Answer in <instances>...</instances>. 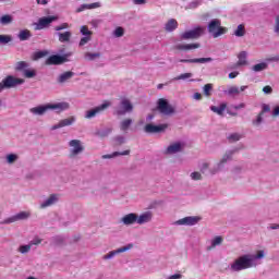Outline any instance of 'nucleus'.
Segmentation results:
<instances>
[{
  "mask_svg": "<svg viewBox=\"0 0 279 279\" xmlns=\"http://www.w3.org/2000/svg\"><path fill=\"white\" fill-rule=\"evenodd\" d=\"M234 154H236V148L227 150L222 157L216 160L214 163L213 161H203L199 166V171L191 172L190 178L194 182H198L199 180H204V175L202 173H208V175H217V173H221L223 169H226V165L234 158Z\"/></svg>",
  "mask_w": 279,
  "mask_h": 279,
  "instance_id": "nucleus-1",
  "label": "nucleus"
},
{
  "mask_svg": "<svg viewBox=\"0 0 279 279\" xmlns=\"http://www.w3.org/2000/svg\"><path fill=\"white\" fill-rule=\"evenodd\" d=\"M265 256L266 253L263 250L256 251L255 254L241 255L229 265V269L232 274H239L241 271H245V269H253L260 265L259 260H263Z\"/></svg>",
  "mask_w": 279,
  "mask_h": 279,
  "instance_id": "nucleus-2",
  "label": "nucleus"
},
{
  "mask_svg": "<svg viewBox=\"0 0 279 279\" xmlns=\"http://www.w3.org/2000/svg\"><path fill=\"white\" fill-rule=\"evenodd\" d=\"M69 158L70 160H75L80 155L84 154V142L81 140H71L69 143Z\"/></svg>",
  "mask_w": 279,
  "mask_h": 279,
  "instance_id": "nucleus-3",
  "label": "nucleus"
},
{
  "mask_svg": "<svg viewBox=\"0 0 279 279\" xmlns=\"http://www.w3.org/2000/svg\"><path fill=\"white\" fill-rule=\"evenodd\" d=\"M207 31L211 34L213 38H219V36L228 33V28L221 26V20L219 19L211 20L207 26Z\"/></svg>",
  "mask_w": 279,
  "mask_h": 279,
  "instance_id": "nucleus-4",
  "label": "nucleus"
},
{
  "mask_svg": "<svg viewBox=\"0 0 279 279\" xmlns=\"http://www.w3.org/2000/svg\"><path fill=\"white\" fill-rule=\"evenodd\" d=\"M204 32H206V28L204 26H196L193 29L186 31L181 34L182 40H197V38H201L204 36Z\"/></svg>",
  "mask_w": 279,
  "mask_h": 279,
  "instance_id": "nucleus-5",
  "label": "nucleus"
},
{
  "mask_svg": "<svg viewBox=\"0 0 279 279\" xmlns=\"http://www.w3.org/2000/svg\"><path fill=\"white\" fill-rule=\"evenodd\" d=\"M185 147H186V143L182 141L172 142L167 146L163 154L166 156H175V154H182Z\"/></svg>",
  "mask_w": 279,
  "mask_h": 279,
  "instance_id": "nucleus-6",
  "label": "nucleus"
},
{
  "mask_svg": "<svg viewBox=\"0 0 279 279\" xmlns=\"http://www.w3.org/2000/svg\"><path fill=\"white\" fill-rule=\"evenodd\" d=\"M112 106V102L106 100L101 105L89 109L85 112V119H95V117L101 114V112H106L110 107Z\"/></svg>",
  "mask_w": 279,
  "mask_h": 279,
  "instance_id": "nucleus-7",
  "label": "nucleus"
},
{
  "mask_svg": "<svg viewBox=\"0 0 279 279\" xmlns=\"http://www.w3.org/2000/svg\"><path fill=\"white\" fill-rule=\"evenodd\" d=\"M134 110V105L128 98H121L120 104L116 108V114L119 117H123V114H128V112H132Z\"/></svg>",
  "mask_w": 279,
  "mask_h": 279,
  "instance_id": "nucleus-8",
  "label": "nucleus"
},
{
  "mask_svg": "<svg viewBox=\"0 0 279 279\" xmlns=\"http://www.w3.org/2000/svg\"><path fill=\"white\" fill-rule=\"evenodd\" d=\"M32 217V213L29 211H20L13 216H10L9 218H5L2 220L3 226H10V223H16V221H27Z\"/></svg>",
  "mask_w": 279,
  "mask_h": 279,
  "instance_id": "nucleus-9",
  "label": "nucleus"
},
{
  "mask_svg": "<svg viewBox=\"0 0 279 279\" xmlns=\"http://www.w3.org/2000/svg\"><path fill=\"white\" fill-rule=\"evenodd\" d=\"M157 110H159L161 114H166V117H169L175 112V109H173V107L169 105V101H167L165 98H160L158 100Z\"/></svg>",
  "mask_w": 279,
  "mask_h": 279,
  "instance_id": "nucleus-10",
  "label": "nucleus"
},
{
  "mask_svg": "<svg viewBox=\"0 0 279 279\" xmlns=\"http://www.w3.org/2000/svg\"><path fill=\"white\" fill-rule=\"evenodd\" d=\"M202 221L199 216H187L173 222V226H197Z\"/></svg>",
  "mask_w": 279,
  "mask_h": 279,
  "instance_id": "nucleus-11",
  "label": "nucleus"
},
{
  "mask_svg": "<svg viewBox=\"0 0 279 279\" xmlns=\"http://www.w3.org/2000/svg\"><path fill=\"white\" fill-rule=\"evenodd\" d=\"M133 247H134V244H128L125 246H121L117 250L110 251L109 253L102 256V260H112V258H114V256H117L118 254L130 252V250H132Z\"/></svg>",
  "mask_w": 279,
  "mask_h": 279,
  "instance_id": "nucleus-12",
  "label": "nucleus"
},
{
  "mask_svg": "<svg viewBox=\"0 0 279 279\" xmlns=\"http://www.w3.org/2000/svg\"><path fill=\"white\" fill-rule=\"evenodd\" d=\"M60 202V194L53 193L50 194L44 202L39 204L40 210H45V208H50V206H56Z\"/></svg>",
  "mask_w": 279,
  "mask_h": 279,
  "instance_id": "nucleus-13",
  "label": "nucleus"
},
{
  "mask_svg": "<svg viewBox=\"0 0 279 279\" xmlns=\"http://www.w3.org/2000/svg\"><path fill=\"white\" fill-rule=\"evenodd\" d=\"M244 90H247V85H242V86H236V85H231L229 86L223 93L228 97H239L241 93H244Z\"/></svg>",
  "mask_w": 279,
  "mask_h": 279,
  "instance_id": "nucleus-14",
  "label": "nucleus"
},
{
  "mask_svg": "<svg viewBox=\"0 0 279 279\" xmlns=\"http://www.w3.org/2000/svg\"><path fill=\"white\" fill-rule=\"evenodd\" d=\"M53 21H58V16L52 15V16L41 17L38 20V23H35V29L36 31L45 29V27H49V25H51Z\"/></svg>",
  "mask_w": 279,
  "mask_h": 279,
  "instance_id": "nucleus-15",
  "label": "nucleus"
},
{
  "mask_svg": "<svg viewBox=\"0 0 279 279\" xmlns=\"http://www.w3.org/2000/svg\"><path fill=\"white\" fill-rule=\"evenodd\" d=\"M5 88H16V86H21V84H25V80L19 78L13 75H9L3 78Z\"/></svg>",
  "mask_w": 279,
  "mask_h": 279,
  "instance_id": "nucleus-16",
  "label": "nucleus"
},
{
  "mask_svg": "<svg viewBox=\"0 0 279 279\" xmlns=\"http://www.w3.org/2000/svg\"><path fill=\"white\" fill-rule=\"evenodd\" d=\"M168 128L169 125L167 124H146L144 131L146 132V134H160L165 132Z\"/></svg>",
  "mask_w": 279,
  "mask_h": 279,
  "instance_id": "nucleus-17",
  "label": "nucleus"
},
{
  "mask_svg": "<svg viewBox=\"0 0 279 279\" xmlns=\"http://www.w3.org/2000/svg\"><path fill=\"white\" fill-rule=\"evenodd\" d=\"M154 221V213L153 211H144L142 214H137V226H145V223H151Z\"/></svg>",
  "mask_w": 279,
  "mask_h": 279,
  "instance_id": "nucleus-18",
  "label": "nucleus"
},
{
  "mask_svg": "<svg viewBox=\"0 0 279 279\" xmlns=\"http://www.w3.org/2000/svg\"><path fill=\"white\" fill-rule=\"evenodd\" d=\"M77 121V118L75 116H71L69 118L60 120L57 124L51 126V130H60L61 128H69L70 125H73Z\"/></svg>",
  "mask_w": 279,
  "mask_h": 279,
  "instance_id": "nucleus-19",
  "label": "nucleus"
},
{
  "mask_svg": "<svg viewBox=\"0 0 279 279\" xmlns=\"http://www.w3.org/2000/svg\"><path fill=\"white\" fill-rule=\"evenodd\" d=\"M120 223L123 226H134V223H137V214L136 213H130L124 215L120 219Z\"/></svg>",
  "mask_w": 279,
  "mask_h": 279,
  "instance_id": "nucleus-20",
  "label": "nucleus"
},
{
  "mask_svg": "<svg viewBox=\"0 0 279 279\" xmlns=\"http://www.w3.org/2000/svg\"><path fill=\"white\" fill-rule=\"evenodd\" d=\"M31 114L34 117H43L45 113L49 112V105H39L29 109Z\"/></svg>",
  "mask_w": 279,
  "mask_h": 279,
  "instance_id": "nucleus-21",
  "label": "nucleus"
},
{
  "mask_svg": "<svg viewBox=\"0 0 279 279\" xmlns=\"http://www.w3.org/2000/svg\"><path fill=\"white\" fill-rule=\"evenodd\" d=\"M69 108H71L69 102L48 104V110H56L57 112H64V110H69Z\"/></svg>",
  "mask_w": 279,
  "mask_h": 279,
  "instance_id": "nucleus-22",
  "label": "nucleus"
},
{
  "mask_svg": "<svg viewBox=\"0 0 279 279\" xmlns=\"http://www.w3.org/2000/svg\"><path fill=\"white\" fill-rule=\"evenodd\" d=\"M199 47H202V45L199 44H177L174 46V49H177L178 51H193V49H199Z\"/></svg>",
  "mask_w": 279,
  "mask_h": 279,
  "instance_id": "nucleus-23",
  "label": "nucleus"
},
{
  "mask_svg": "<svg viewBox=\"0 0 279 279\" xmlns=\"http://www.w3.org/2000/svg\"><path fill=\"white\" fill-rule=\"evenodd\" d=\"M20 156L16 153H9L4 156V165H8L9 167H12L16 165L20 160Z\"/></svg>",
  "mask_w": 279,
  "mask_h": 279,
  "instance_id": "nucleus-24",
  "label": "nucleus"
},
{
  "mask_svg": "<svg viewBox=\"0 0 279 279\" xmlns=\"http://www.w3.org/2000/svg\"><path fill=\"white\" fill-rule=\"evenodd\" d=\"M179 62L185 64H206V62H213V58L181 59Z\"/></svg>",
  "mask_w": 279,
  "mask_h": 279,
  "instance_id": "nucleus-25",
  "label": "nucleus"
},
{
  "mask_svg": "<svg viewBox=\"0 0 279 279\" xmlns=\"http://www.w3.org/2000/svg\"><path fill=\"white\" fill-rule=\"evenodd\" d=\"M265 123V116L263 113H258L253 120L251 121V125L255 130H263V124Z\"/></svg>",
  "mask_w": 279,
  "mask_h": 279,
  "instance_id": "nucleus-26",
  "label": "nucleus"
},
{
  "mask_svg": "<svg viewBox=\"0 0 279 279\" xmlns=\"http://www.w3.org/2000/svg\"><path fill=\"white\" fill-rule=\"evenodd\" d=\"M223 243V238L221 235H217L210 241V245L207 246V252H213L216 247H219Z\"/></svg>",
  "mask_w": 279,
  "mask_h": 279,
  "instance_id": "nucleus-27",
  "label": "nucleus"
},
{
  "mask_svg": "<svg viewBox=\"0 0 279 279\" xmlns=\"http://www.w3.org/2000/svg\"><path fill=\"white\" fill-rule=\"evenodd\" d=\"M119 156H130V149L123 151H114L112 154L102 155V160H110L112 158H119Z\"/></svg>",
  "mask_w": 279,
  "mask_h": 279,
  "instance_id": "nucleus-28",
  "label": "nucleus"
},
{
  "mask_svg": "<svg viewBox=\"0 0 279 279\" xmlns=\"http://www.w3.org/2000/svg\"><path fill=\"white\" fill-rule=\"evenodd\" d=\"M59 38V43H71V38H73V33L71 31H66L63 33H57Z\"/></svg>",
  "mask_w": 279,
  "mask_h": 279,
  "instance_id": "nucleus-29",
  "label": "nucleus"
},
{
  "mask_svg": "<svg viewBox=\"0 0 279 279\" xmlns=\"http://www.w3.org/2000/svg\"><path fill=\"white\" fill-rule=\"evenodd\" d=\"M63 62H65V58L62 56H58V54H53L50 56L47 61L46 64H63Z\"/></svg>",
  "mask_w": 279,
  "mask_h": 279,
  "instance_id": "nucleus-30",
  "label": "nucleus"
},
{
  "mask_svg": "<svg viewBox=\"0 0 279 279\" xmlns=\"http://www.w3.org/2000/svg\"><path fill=\"white\" fill-rule=\"evenodd\" d=\"M73 75L75 74L71 71L64 72L58 76L57 82L58 84H66V82H69Z\"/></svg>",
  "mask_w": 279,
  "mask_h": 279,
  "instance_id": "nucleus-31",
  "label": "nucleus"
},
{
  "mask_svg": "<svg viewBox=\"0 0 279 279\" xmlns=\"http://www.w3.org/2000/svg\"><path fill=\"white\" fill-rule=\"evenodd\" d=\"M132 123L133 120L131 118L123 119L119 125L121 132H128V130H130V128L132 126Z\"/></svg>",
  "mask_w": 279,
  "mask_h": 279,
  "instance_id": "nucleus-32",
  "label": "nucleus"
},
{
  "mask_svg": "<svg viewBox=\"0 0 279 279\" xmlns=\"http://www.w3.org/2000/svg\"><path fill=\"white\" fill-rule=\"evenodd\" d=\"M246 64H247V52L246 51H241L238 54L236 66H245Z\"/></svg>",
  "mask_w": 279,
  "mask_h": 279,
  "instance_id": "nucleus-33",
  "label": "nucleus"
},
{
  "mask_svg": "<svg viewBox=\"0 0 279 279\" xmlns=\"http://www.w3.org/2000/svg\"><path fill=\"white\" fill-rule=\"evenodd\" d=\"M166 32H174L178 29V21L175 19L169 20L165 25Z\"/></svg>",
  "mask_w": 279,
  "mask_h": 279,
  "instance_id": "nucleus-34",
  "label": "nucleus"
},
{
  "mask_svg": "<svg viewBox=\"0 0 279 279\" xmlns=\"http://www.w3.org/2000/svg\"><path fill=\"white\" fill-rule=\"evenodd\" d=\"M246 31H245V24H240L233 32V36H236V38H243L245 36Z\"/></svg>",
  "mask_w": 279,
  "mask_h": 279,
  "instance_id": "nucleus-35",
  "label": "nucleus"
},
{
  "mask_svg": "<svg viewBox=\"0 0 279 279\" xmlns=\"http://www.w3.org/2000/svg\"><path fill=\"white\" fill-rule=\"evenodd\" d=\"M228 106L226 104H221L220 106H211L210 110L211 112H215L216 114H219L220 117L223 114V112H226V108Z\"/></svg>",
  "mask_w": 279,
  "mask_h": 279,
  "instance_id": "nucleus-36",
  "label": "nucleus"
},
{
  "mask_svg": "<svg viewBox=\"0 0 279 279\" xmlns=\"http://www.w3.org/2000/svg\"><path fill=\"white\" fill-rule=\"evenodd\" d=\"M268 66L267 62L257 63L252 66V71H254V73H260V71H267Z\"/></svg>",
  "mask_w": 279,
  "mask_h": 279,
  "instance_id": "nucleus-37",
  "label": "nucleus"
},
{
  "mask_svg": "<svg viewBox=\"0 0 279 279\" xmlns=\"http://www.w3.org/2000/svg\"><path fill=\"white\" fill-rule=\"evenodd\" d=\"M97 58H101V53L99 52H85L84 59L88 62H93V60H97Z\"/></svg>",
  "mask_w": 279,
  "mask_h": 279,
  "instance_id": "nucleus-38",
  "label": "nucleus"
},
{
  "mask_svg": "<svg viewBox=\"0 0 279 279\" xmlns=\"http://www.w3.org/2000/svg\"><path fill=\"white\" fill-rule=\"evenodd\" d=\"M14 21V17L10 14L0 16V25H10Z\"/></svg>",
  "mask_w": 279,
  "mask_h": 279,
  "instance_id": "nucleus-39",
  "label": "nucleus"
},
{
  "mask_svg": "<svg viewBox=\"0 0 279 279\" xmlns=\"http://www.w3.org/2000/svg\"><path fill=\"white\" fill-rule=\"evenodd\" d=\"M244 171L243 165L238 163V165H233L231 167V173L232 175H240V173H242Z\"/></svg>",
  "mask_w": 279,
  "mask_h": 279,
  "instance_id": "nucleus-40",
  "label": "nucleus"
},
{
  "mask_svg": "<svg viewBox=\"0 0 279 279\" xmlns=\"http://www.w3.org/2000/svg\"><path fill=\"white\" fill-rule=\"evenodd\" d=\"M27 69H29V63H27L26 61H19L15 64L16 71H22L24 73Z\"/></svg>",
  "mask_w": 279,
  "mask_h": 279,
  "instance_id": "nucleus-41",
  "label": "nucleus"
},
{
  "mask_svg": "<svg viewBox=\"0 0 279 279\" xmlns=\"http://www.w3.org/2000/svg\"><path fill=\"white\" fill-rule=\"evenodd\" d=\"M17 252L20 254H29V252H32V244L28 243V244L20 245L17 247Z\"/></svg>",
  "mask_w": 279,
  "mask_h": 279,
  "instance_id": "nucleus-42",
  "label": "nucleus"
},
{
  "mask_svg": "<svg viewBox=\"0 0 279 279\" xmlns=\"http://www.w3.org/2000/svg\"><path fill=\"white\" fill-rule=\"evenodd\" d=\"M17 38L20 40H28V38H32V33L27 29L21 31L17 35Z\"/></svg>",
  "mask_w": 279,
  "mask_h": 279,
  "instance_id": "nucleus-43",
  "label": "nucleus"
},
{
  "mask_svg": "<svg viewBox=\"0 0 279 279\" xmlns=\"http://www.w3.org/2000/svg\"><path fill=\"white\" fill-rule=\"evenodd\" d=\"M241 138H243V135H241V133H231L228 136L229 143H238V141H241Z\"/></svg>",
  "mask_w": 279,
  "mask_h": 279,
  "instance_id": "nucleus-44",
  "label": "nucleus"
},
{
  "mask_svg": "<svg viewBox=\"0 0 279 279\" xmlns=\"http://www.w3.org/2000/svg\"><path fill=\"white\" fill-rule=\"evenodd\" d=\"M191 77H193V73H183V74H180L179 76H175L173 78V81L174 82H180V81L185 82V80H191Z\"/></svg>",
  "mask_w": 279,
  "mask_h": 279,
  "instance_id": "nucleus-45",
  "label": "nucleus"
},
{
  "mask_svg": "<svg viewBox=\"0 0 279 279\" xmlns=\"http://www.w3.org/2000/svg\"><path fill=\"white\" fill-rule=\"evenodd\" d=\"M24 77H27V80H32V77H36V70L34 69H25L23 72Z\"/></svg>",
  "mask_w": 279,
  "mask_h": 279,
  "instance_id": "nucleus-46",
  "label": "nucleus"
},
{
  "mask_svg": "<svg viewBox=\"0 0 279 279\" xmlns=\"http://www.w3.org/2000/svg\"><path fill=\"white\" fill-rule=\"evenodd\" d=\"M125 34V29H123V27L118 26L114 31H113V36L114 38H122V36H124Z\"/></svg>",
  "mask_w": 279,
  "mask_h": 279,
  "instance_id": "nucleus-47",
  "label": "nucleus"
},
{
  "mask_svg": "<svg viewBox=\"0 0 279 279\" xmlns=\"http://www.w3.org/2000/svg\"><path fill=\"white\" fill-rule=\"evenodd\" d=\"M272 32L276 34V36H279V13L275 16Z\"/></svg>",
  "mask_w": 279,
  "mask_h": 279,
  "instance_id": "nucleus-48",
  "label": "nucleus"
},
{
  "mask_svg": "<svg viewBox=\"0 0 279 279\" xmlns=\"http://www.w3.org/2000/svg\"><path fill=\"white\" fill-rule=\"evenodd\" d=\"M90 40H93L92 36H84L83 38H81V40L78 43V47H84L85 45H88V43H90Z\"/></svg>",
  "mask_w": 279,
  "mask_h": 279,
  "instance_id": "nucleus-49",
  "label": "nucleus"
},
{
  "mask_svg": "<svg viewBox=\"0 0 279 279\" xmlns=\"http://www.w3.org/2000/svg\"><path fill=\"white\" fill-rule=\"evenodd\" d=\"M8 43H12V37L9 35H0V45H8Z\"/></svg>",
  "mask_w": 279,
  "mask_h": 279,
  "instance_id": "nucleus-50",
  "label": "nucleus"
},
{
  "mask_svg": "<svg viewBox=\"0 0 279 279\" xmlns=\"http://www.w3.org/2000/svg\"><path fill=\"white\" fill-rule=\"evenodd\" d=\"M80 32H81L82 36H93V32H90L88 29V26H86V25L81 26Z\"/></svg>",
  "mask_w": 279,
  "mask_h": 279,
  "instance_id": "nucleus-51",
  "label": "nucleus"
},
{
  "mask_svg": "<svg viewBox=\"0 0 279 279\" xmlns=\"http://www.w3.org/2000/svg\"><path fill=\"white\" fill-rule=\"evenodd\" d=\"M266 112H271V106L267 104H262L260 114L265 117Z\"/></svg>",
  "mask_w": 279,
  "mask_h": 279,
  "instance_id": "nucleus-52",
  "label": "nucleus"
},
{
  "mask_svg": "<svg viewBox=\"0 0 279 279\" xmlns=\"http://www.w3.org/2000/svg\"><path fill=\"white\" fill-rule=\"evenodd\" d=\"M204 90V95H206V97H210V90H213V85L211 84H206L203 87Z\"/></svg>",
  "mask_w": 279,
  "mask_h": 279,
  "instance_id": "nucleus-53",
  "label": "nucleus"
},
{
  "mask_svg": "<svg viewBox=\"0 0 279 279\" xmlns=\"http://www.w3.org/2000/svg\"><path fill=\"white\" fill-rule=\"evenodd\" d=\"M271 117H272V119H278V117H279V105L272 107Z\"/></svg>",
  "mask_w": 279,
  "mask_h": 279,
  "instance_id": "nucleus-54",
  "label": "nucleus"
},
{
  "mask_svg": "<svg viewBox=\"0 0 279 279\" xmlns=\"http://www.w3.org/2000/svg\"><path fill=\"white\" fill-rule=\"evenodd\" d=\"M69 23H62V24H60V25H58V26H56L54 27V31L56 32H62V29H69Z\"/></svg>",
  "mask_w": 279,
  "mask_h": 279,
  "instance_id": "nucleus-55",
  "label": "nucleus"
},
{
  "mask_svg": "<svg viewBox=\"0 0 279 279\" xmlns=\"http://www.w3.org/2000/svg\"><path fill=\"white\" fill-rule=\"evenodd\" d=\"M40 243H43V239L35 236L28 244H31V247L33 245H40Z\"/></svg>",
  "mask_w": 279,
  "mask_h": 279,
  "instance_id": "nucleus-56",
  "label": "nucleus"
},
{
  "mask_svg": "<svg viewBox=\"0 0 279 279\" xmlns=\"http://www.w3.org/2000/svg\"><path fill=\"white\" fill-rule=\"evenodd\" d=\"M47 56L46 51H38L34 53V60H40V58H45Z\"/></svg>",
  "mask_w": 279,
  "mask_h": 279,
  "instance_id": "nucleus-57",
  "label": "nucleus"
},
{
  "mask_svg": "<svg viewBox=\"0 0 279 279\" xmlns=\"http://www.w3.org/2000/svg\"><path fill=\"white\" fill-rule=\"evenodd\" d=\"M100 5H101V2L89 3L87 4V10H97V8H99Z\"/></svg>",
  "mask_w": 279,
  "mask_h": 279,
  "instance_id": "nucleus-58",
  "label": "nucleus"
},
{
  "mask_svg": "<svg viewBox=\"0 0 279 279\" xmlns=\"http://www.w3.org/2000/svg\"><path fill=\"white\" fill-rule=\"evenodd\" d=\"M201 4L199 0H194L190 2V10H195L196 8H199Z\"/></svg>",
  "mask_w": 279,
  "mask_h": 279,
  "instance_id": "nucleus-59",
  "label": "nucleus"
},
{
  "mask_svg": "<svg viewBox=\"0 0 279 279\" xmlns=\"http://www.w3.org/2000/svg\"><path fill=\"white\" fill-rule=\"evenodd\" d=\"M116 145H123L125 143V137L123 136H117L114 137Z\"/></svg>",
  "mask_w": 279,
  "mask_h": 279,
  "instance_id": "nucleus-60",
  "label": "nucleus"
},
{
  "mask_svg": "<svg viewBox=\"0 0 279 279\" xmlns=\"http://www.w3.org/2000/svg\"><path fill=\"white\" fill-rule=\"evenodd\" d=\"M263 93L265 95H271V93H274V89L271 88V86L266 85V86L263 87Z\"/></svg>",
  "mask_w": 279,
  "mask_h": 279,
  "instance_id": "nucleus-61",
  "label": "nucleus"
},
{
  "mask_svg": "<svg viewBox=\"0 0 279 279\" xmlns=\"http://www.w3.org/2000/svg\"><path fill=\"white\" fill-rule=\"evenodd\" d=\"M267 62H279V54L275 57H270L267 59Z\"/></svg>",
  "mask_w": 279,
  "mask_h": 279,
  "instance_id": "nucleus-62",
  "label": "nucleus"
},
{
  "mask_svg": "<svg viewBox=\"0 0 279 279\" xmlns=\"http://www.w3.org/2000/svg\"><path fill=\"white\" fill-rule=\"evenodd\" d=\"M84 10H88L87 4H82L80 8L76 9V12H77V13L84 12Z\"/></svg>",
  "mask_w": 279,
  "mask_h": 279,
  "instance_id": "nucleus-63",
  "label": "nucleus"
},
{
  "mask_svg": "<svg viewBox=\"0 0 279 279\" xmlns=\"http://www.w3.org/2000/svg\"><path fill=\"white\" fill-rule=\"evenodd\" d=\"M168 279H182V275L174 274V275L169 276Z\"/></svg>",
  "mask_w": 279,
  "mask_h": 279,
  "instance_id": "nucleus-64",
  "label": "nucleus"
}]
</instances>
